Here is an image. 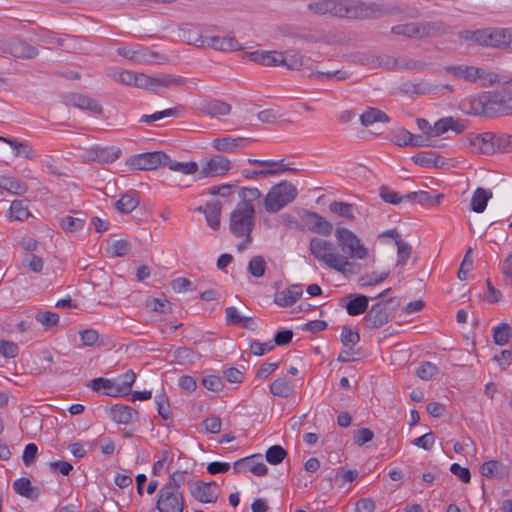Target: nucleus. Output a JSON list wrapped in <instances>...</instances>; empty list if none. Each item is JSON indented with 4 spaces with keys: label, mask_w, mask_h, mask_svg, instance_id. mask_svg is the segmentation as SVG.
Here are the masks:
<instances>
[{
    "label": "nucleus",
    "mask_w": 512,
    "mask_h": 512,
    "mask_svg": "<svg viewBox=\"0 0 512 512\" xmlns=\"http://www.w3.org/2000/svg\"><path fill=\"white\" fill-rule=\"evenodd\" d=\"M438 372V368L435 364L425 361L420 364L417 368L416 374L422 380L432 379Z\"/></svg>",
    "instance_id": "bf43d9fd"
},
{
    "label": "nucleus",
    "mask_w": 512,
    "mask_h": 512,
    "mask_svg": "<svg viewBox=\"0 0 512 512\" xmlns=\"http://www.w3.org/2000/svg\"><path fill=\"white\" fill-rule=\"evenodd\" d=\"M0 188L16 195H21L27 191V186L23 182L8 176H0Z\"/></svg>",
    "instance_id": "a19ab883"
},
{
    "label": "nucleus",
    "mask_w": 512,
    "mask_h": 512,
    "mask_svg": "<svg viewBox=\"0 0 512 512\" xmlns=\"http://www.w3.org/2000/svg\"><path fill=\"white\" fill-rule=\"evenodd\" d=\"M112 384V379L98 377L91 380L88 384V387H90L94 392H102L105 395V392H108L110 388H112Z\"/></svg>",
    "instance_id": "e2e57ef3"
},
{
    "label": "nucleus",
    "mask_w": 512,
    "mask_h": 512,
    "mask_svg": "<svg viewBox=\"0 0 512 512\" xmlns=\"http://www.w3.org/2000/svg\"><path fill=\"white\" fill-rule=\"evenodd\" d=\"M391 33L394 35H401L408 38H417L420 39L419 36V23L418 22H410L405 24L395 25L391 28Z\"/></svg>",
    "instance_id": "79ce46f5"
},
{
    "label": "nucleus",
    "mask_w": 512,
    "mask_h": 512,
    "mask_svg": "<svg viewBox=\"0 0 512 512\" xmlns=\"http://www.w3.org/2000/svg\"><path fill=\"white\" fill-rule=\"evenodd\" d=\"M9 53L16 58L31 59L37 55V49L24 41L15 40L9 44Z\"/></svg>",
    "instance_id": "7c9ffc66"
},
{
    "label": "nucleus",
    "mask_w": 512,
    "mask_h": 512,
    "mask_svg": "<svg viewBox=\"0 0 512 512\" xmlns=\"http://www.w3.org/2000/svg\"><path fill=\"white\" fill-rule=\"evenodd\" d=\"M350 74L344 70H335V71H312L309 74L310 79L320 80L322 77H326L328 79H333L336 81H343L348 79Z\"/></svg>",
    "instance_id": "3c124183"
},
{
    "label": "nucleus",
    "mask_w": 512,
    "mask_h": 512,
    "mask_svg": "<svg viewBox=\"0 0 512 512\" xmlns=\"http://www.w3.org/2000/svg\"><path fill=\"white\" fill-rule=\"evenodd\" d=\"M189 490L197 501L201 503H215L218 499L217 483L194 481L189 485Z\"/></svg>",
    "instance_id": "2eb2a0df"
},
{
    "label": "nucleus",
    "mask_w": 512,
    "mask_h": 512,
    "mask_svg": "<svg viewBox=\"0 0 512 512\" xmlns=\"http://www.w3.org/2000/svg\"><path fill=\"white\" fill-rule=\"evenodd\" d=\"M202 385L209 391L219 392L223 389L222 378L217 375H207L202 378Z\"/></svg>",
    "instance_id": "69168bd1"
},
{
    "label": "nucleus",
    "mask_w": 512,
    "mask_h": 512,
    "mask_svg": "<svg viewBox=\"0 0 512 512\" xmlns=\"http://www.w3.org/2000/svg\"><path fill=\"white\" fill-rule=\"evenodd\" d=\"M469 143L473 150L479 153L486 155L497 153L496 133L494 132L472 135L469 138Z\"/></svg>",
    "instance_id": "a211bd4d"
},
{
    "label": "nucleus",
    "mask_w": 512,
    "mask_h": 512,
    "mask_svg": "<svg viewBox=\"0 0 512 512\" xmlns=\"http://www.w3.org/2000/svg\"><path fill=\"white\" fill-rule=\"evenodd\" d=\"M330 268L341 273L345 277L356 275L360 272L361 266L356 262L349 261L346 256L338 255Z\"/></svg>",
    "instance_id": "c85d7f7f"
},
{
    "label": "nucleus",
    "mask_w": 512,
    "mask_h": 512,
    "mask_svg": "<svg viewBox=\"0 0 512 512\" xmlns=\"http://www.w3.org/2000/svg\"><path fill=\"white\" fill-rule=\"evenodd\" d=\"M245 56L249 60L264 66H281V63L283 61L281 51L276 50H257L253 52H248L245 54Z\"/></svg>",
    "instance_id": "aec40b11"
},
{
    "label": "nucleus",
    "mask_w": 512,
    "mask_h": 512,
    "mask_svg": "<svg viewBox=\"0 0 512 512\" xmlns=\"http://www.w3.org/2000/svg\"><path fill=\"white\" fill-rule=\"evenodd\" d=\"M511 337V327L507 323H500L493 328V340L496 345H506Z\"/></svg>",
    "instance_id": "de8ad7c7"
},
{
    "label": "nucleus",
    "mask_w": 512,
    "mask_h": 512,
    "mask_svg": "<svg viewBox=\"0 0 512 512\" xmlns=\"http://www.w3.org/2000/svg\"><path fill=\"white\" fill-rule=\"evenodd\" d=\"M262 194L257 188H242L239 192L240 202L237 206L255 208L253 202L261 198Z\"/></svg>",
    "instance_id": "c03bdc74"
},
{
    "label": "nucleus",
    "mask_w": 512,
    "mask_h": 512,
    "mask_svg": "<svg viewBox=\"0 0 512 512\" xmlns=\"http://www.w3.org/2000/svg\"><path fill=\"white\" fill-rule=\"evenodd\" d=\"M396 246L398 257L396 266H403L411 255L412 246L409 243L404 242L402 239H397Z\"/></svg>",
    "instance_id": "6e6d98bb"
},
{
    "label": "nucleus",
    "mask_w": 512,
    "mask_h": 512,
    "mask_svg": "<svg viewBox=\"0 0 512 512\" xmlns=\"http://www.w3.org/2000/svg\"><path fill=\"white\" fill-rule=\"evenodd\" d=\"M155 508L157 512H184L183 491H173L161 487L157 492Z\"/></svg>",
    "instance_id": "1a4fd4ad"
},
{
    "label": "nucleus",
    "mask_w": 512,
    "mask_h": 512,
    "mask_svg": "<svg viewBox=\"0 0 512 512\" xmlns=\"http://www.w3.org/2000/svg\"><path fill=\"white\" fill-rule=\"evenodd\" d=\"M479 45L512 50V29L484 28L480 29Z\"/></svg>",
    "instance_id": "0eeeda50"
},
{
    "label": "nucleus",
    "mask_w": 512,
    "mask_h": 512,
    "mask_svg": "<svg viewBox=\"0 0 512 512\" xmlns=\"http://www.w3.org/2000/svg\"><path fill=\"white\" fill-rule=\"evenodd\" d=\"M76 216L66 215V232L75 233L84 229L86 224V214L81 211L69 210Z\"/></svg>",
    "instance_id": "37998d69"
},
{
    "label": "nucleus",
    "mask_w": 512,
    "mask_h": 512,
    "mask_svg": "<svg viewBox=\"0 0 512 512\" xmlns=\"http://www.w3.org/2000/svg\"><path fill=\"white\" fill-rule=\"evenodd\" d=\"M281 54L283 56L281 66L289 70H313L314 61L309 57L303 56L298 50L287 49L281 52Z\"/></svg>",
    "instance_id": "f3484780"
},
{
    "label": "nucleus",
    "mask_w": 512,
    "mask_h": 512,
    "mask_svg": "<svg viewBox=\"0 0 512 512\" xmlns=\"http://www.w3.org/2000/svg\"><path fill=\"white\" fill-rule=\"evenodd\" d=\"M360 122L363 126L367 127L377 122L388 123L390 122V118L380 109L369 107L363 114H361Z\"/></svg>",
    "instance_id": "f704fd0d"
},
{
    "label": "nucleus",
    "mask_w": 512,
    "mask_h": 512,
    "mask_svg": "<svg viewBox=\"0 0 512 512\" xmlns=\"http://www.w3.org/2000/svg\"><path fill=\"white\" fill-rule=\"evenodd\" d=\"M464 129L465 124L462 120L454 119L453 117H444L435 122L433 126V136H440L449 130L460 134Z\"/></svg>",
    "instance_id": "bb28decb"
},
{
    "label": "nucleus",
    "mask_w": 512,
    "mask_h": 512,
    "mask_svg": "<svg viewBox=\"0 0 512 512\" xmlns=\"http://www.w3.org/2000/svg\"><path fill=\"white\" fill-rule=\"evenodd\" d=\"M415 164L421 167H440L444 164L441 157L436 156L432 151H423L412 157Z\"/></svg>",
    "instance_id": "58836bf2"
},
{
    "label": "nucleus",
    "mask_w": 512,
    "mask_h": 512,
    "mask_svg": "<svg viewBox=\"0 0 512 512\" xmlns=\"http://www.w3.org/2000/svg\"><path fill=\"white\" fill-rule=\"evenodd\" d=\"M30 216L29 209L23 200L12 201L9 208V217L15 221H24Z\"/></svg>",
    "instance_id": "a18cd8bd"
},
{
    "label": "nucleus",
    "mask_w": 512,
    "mask_h": 512,
    "mask_svg": "<svg viewBox=\"0 0 512 512\" xmlns=\"http://www.w3.org/2000/svg\"><path fill=\"white\" fill-rule=\"evenodd\" d=\"M444 69L453 76L469 82H476L478 80L483 82H493L496 77L494 73L475 66L454 65L446 66Z\"/></svg>",
    "instance_id": "9d476101"
},
{
    "label": "nucleus",
    "mask_w": 512,
    "mask_h": 512,
    "mask_svg": "<svg viewBox=\"0 0 512 512\" xmlns=\"http://www.w3.org/2000/svg\"><path fill=\"white\" fill-rule=\"evenodd\" d=\"M158 414L164 419L168 420L171 418V410L167 397L164 394L157 395L155 397Z\"/></svg>",
    "instance_id": "338daca9"
},
{
    "label": "nucleus",
    "mask_w": 512,
    "mask_h": 512,
    "mask_svg": "<svg viewBox=\"0 0 512 512\" xmlns=\"http://www.w3.org/2000/svg\"><path fill=\"white\" fill-rule=\"evenodd\" d=\"M497 153L512 152V135L496 133Z\"/></svg>",
    "instance_id": "0e129e2a"
},
{
    "label": "nucleus",
    "mask_w": 512,
    "mask_h": 512,
    "mask_svg": "<svg viewBox=\"0 0 512 512\" xmlns=\"http://www.w3.org/2000/svg\"><path fill=\"white\" fill-rule=\"evenodd\" d=\"M205 47L212 48L218 51H239L242 49L241 44L235 37H219V36H205Z\"/></svg>",
    "instance_id": "4be33fe9"
},
{
    "label": "nucleus",
    "mask_w": 512,
    "mask_h": 512,
    "mask_svg": "<svg viewBox=\"0 0 512 512\" xmlns=\"http://www.w3.org/2000/svg\"><path fill=\"white\" fill-rule=\"evenodd\" d=\"M398 305L399 303L395 297L377 302L363 318L365 327L369 330L383 327L394 318Z\"/></svg>",
    "instance_id": "20e7f679"
},
{
    "label": "nucleus",
    "mask_w": 512,
    "mask_h": 512,
    "mask_svg": "<svg viewBox=\"0 0 512 512\" xmlns=\"http://www.w3.org/2000/svg\"><path fill=\"white\" fill-rule=\"evenodd\" d=\"M186 475V471L177 470L168 477L162 487L173 491H182L181 487L185 484Z\"/></svg>",
    "instance_id": "09e8293b"
},
{
    "label": "nucleus",
    "mask_w": 512,
    "mask_h": 512,
    "mask_svg": "<svg viewBox=\"0 0 512 512\" xmlns=\"http://www.w3.org/2000/svg\"><path fill=\"white\" fill-rule=\"evenodd\" d=\"M247 140L245 138H232V137H222L216 138L212 142V146L214 149L220 152L232 153L239 146L245 143Z\"/></svg>",
    "instance_id": "2f4dec72"
},
{
    "label": "nucleus",
    "mask_w": 512,
    "mask_h": 512,
    "mask_svg": "<svg viewBox=\"0 0 512 512\" xmlns=\"http://www.w3.org/2000/svg\"><path fill=\"white\" fill-rule=\"evenodd\" d=\"M0 141L8 143L14 150L16 157H23L30 159L33 157V149L31 145L26 141H18L16 139H10L0 136Z\"/></svg>",
    "instance_id": "ea45409f"
},
{
    "label": "nucleus",
    "mask_w": 512,
    "mask_h": 512,
    "mask_svg": "<svg viewBox=\"0 0 512 512\" xmlns=\"http://www.w3.org/2000/svg\"><path fill=\"white\" fill-rule=\"evenodd\" d=\"M13 489L20 496L31 500H36L39 496L38 488L32 486L30 480L25 477L15 480L13 483Z\"/></svg>",
    "instance_id": "72a5a7b5"
},
{
    "label": "nucleus",
    "mask_w": 512,
    "mask_h": 512,
    "mask_svg": "<svg viewBox=\"0 0 512 512\" xmlns=\"http://www.w3.org/2000/svg\"><path fill=\"white\" fill-rule=\"evenodd\" d=\"M166 159V153L154 151L131 156L126 164L131 170H154L162 166Z\"/></svg>",
    "instance_id": "9b49d317"
},
{
    "label": "nucleus",
    "mask_w": 512,
    "mask_h": 512,
    "mask_svg": "<svg viewBox=\"0 0 512 512\" xmlns=\"http://www.w3.org/2000/svg\"><path fill=\"white\" fill-rule=\"evenodd\" d=\"M266 262L262 256H254L248 264V271L254 277H261L265 273Z\"/></svg>",
    "instance_id": "13d9d810"
},
{
    "label": "nucleus",
    "mask_w": 512,
    "mask_h": 512,
    "mask_svg": "<svg viewBox=\"0 0 512 512\" xmlns=\"http://www.w3.org/2000/svg\"><path fill=\"white\" fill-rule=\"evenodd\" d=\"M462 109L475 116L512 115V85L465 99Z\"/></svg>",
    "instance_id": "f03ea898"
},
{
    "label": "nucleus",
    "mask_w": 512,
    "mask_h": 512,
    "mask_svg": "<svg viewBox=\"0 0 512 512\" xmlns=\"http://www.w3.org/2000/svg\"><path fill=\"white\" fill-rule=\"evenodd\" d=\"M179 116V110L178 108H169L163 111L155 112L151 115H143L140 118V122L143 123H152L157 120H161L165 117H177Z\"/></svg>",
    "instance_id": "5fc2aeb1"
},
{
    "label": "nucleus",
    "mask_w": 512,
    "mask_h": 512,
    "mask_svg": "<svg viewBox=\"0 0 512 512\" xmlns=\"http://www.w3.org/2000/svg\"><path fill=\"white\" fill-rule=\"evenodd\" d=\"M302 286L294 284L275 294L274 302L280 307L292 306L302 296Z\"/></svg>",
    "instance_id": "393cba45"
},
{
    "label": "nucleus",
    "mask_w": 512,
    "mask_h": 512,
    "mask_svg": "<svg viewBox=\"0 0 512 512\" xmlns=\"http://www.w3.org/2000/svg\"><path fill=\"white\" fill-rule=\"evenodd\" d=\"M294 383L285 376L277 378L270 385V392L277 397L287 398L294 392Z\"/></svg>",
    "instance_id": "473e14b6"
},
{
    "label": "nucleus",
    "mask_w": 512,
    "mask_h": 512,
    "mask_svg": "<svg viewBox=\"0 0 512 512\" xmlns=\"http://www.w3.org/2000/svg\"><path fill=\"white\" fill-rule=\"evenodd\" d=\"M402 91L417 95L436 93L440 91V86L421 80L419 82L408 81L402 84Z\"/></svg>",
    "instance_id": "cd10ccee"
},
{
    "label": "nucleus",
    "mask_w": 512,
    "mask_h": 512,
    "mask_svg": "<svg viewBox=\"0 0 512 512\" xmlns=\"http://www.w3.org/2000/svg\"><path fill=\"white\" fill-rule=\"evenodd\" d=\"M296 187L287 181L274 185L264 198L265 210L269 213L278 212L280 209L294 201L297 197Z\"/></svg>",
    "instance_id": "39448f33"
},
{
    "label": "nucleus",
    "mask_w": 512,
    "mask_h": 512,
    "mask_svg": "<svg viewBox=\"0 0 512 512\" xmlns=\"http://www.w3.org/2000/svg\"><path fill=\"white\" fill-rule=\"evenodd\" d=\"M66 104L96 115L103 114V107L101 103L85 93L72 92L66 94Z\"/></svg>",
    "instance_id": "4468645a"
},
{
    "label": "nucleus",
    "mask_w": 512,
    "mask_h": 512,
    "mask_svg": "<svg viewBox=\"0 0 512 512\" xmlns=\"http://www.w3.org/2000/svg\"><path fill=\"white\" fill-rule=\"evenodd\" d=\"M120 154L121 150L118 147H105L96 151L98 161L104 163L114 162Z\"/></svg>",
    "instance_id": "864d4df0"
},
{
    "label": "nucleus",
    "mask_w": 512,
    "mask_h": 512,
    "mask_svg": "<svg viewBox=\"0 0 512 512\" xmlns=\"http://www.w3.org/2000/svg\"><path fill=\"white\" fill-rule=\"evenodd\" d=\"M390 290H391V288H387L386 290H384L383 292L378 294L376 297H373L372 299L382 298ZM349 297L351 299L349 300V302L346 304L345 307H346L347 313L350 316H357V315H361L364 312H366V310L368 308L369 300L371 299L370 297H368L366 295H362V294H351Z\"/></svg>",
    "instance_id": "6ab92c4d"
},
{
    "label": "nucleus",
    "mask_w": 512,
    "mask_h": 512,
    "mask_svg": "<svg viewBox=\"0 0 512 512\" xmlns=\"http://www.w3.org/2000/svg\"><path fill=\"white\" fill-rule=\"evenodd\" d=\"M307 8L316 16L349 19L379 18L397 12L396 7L387 6L383 3L355 0H318L310 2Z\"/></svg>",
    "instance_id": "f257e3e1"
},
{
    "label": "nucleus",
    "mask_w": 512,
    "mask_h": 512,
    "mask_svg": "<svg viewBox=\"0 0 512 512\" xmlns=\"http://www.w3.org/2000/svg\"><path fill=\"white\" fill-rule=\"evenodd\" d=\"M106 411L110 418L118 424H129L138 417V412L134 408L124 404L106 407Z\"/></svg>",
    "instance_id": "412c9836"
},
{
    "label": "nucleus",
    "mask_w": 512,
    "mask_h": 512,
    "mask_svg": "<svg viewBox=\"0 0 512 512\" xmlns=\"http://www.w3.org/2000/svg\"><path fill=\"white\" fill-rule=\"evenodd\" d=\"M419 23V36L422 38L438 37L450 32V27L441 20Z\"/></svg>",
    "instance_id": "5701e85b"
},
{
    "label": "nucleus",
    "mask_w": 512,
    "mask_h": 512,
    "mask_svg": "<svg viewBox=\"0 0 512 512\" xmlns=\"http://www.w3.org/2000/svg\"><path fill=\"white\" fill-rule=\"evenodd\" d=\"M287 456V451L280 445H273L266 451L265 458L272 465L280 464Z\"/></svg>",
    "instance_id": "603ef678"
},
{
    "label": "nucleus",
    "mask_w": 512,
    "mask_h": 512,
    "mask_svg": "<svg viewBox=\"0 0 512 512\" xmlns=\"http://www.w3.org/2000/svg\"><path fill=\"white\" fill-rule=\"evenodd\" d=\"M300 218L307 228L313 233L329 236L333 231V225L326 218L316 212L304 210L300 215Z\"/></svg>",
    "instance_id": "dca6fc26"
},
{
    "label": "nucleus",
    "mask_w": 512,
    "mask_h": 512,
    "mask_svg": "<svg viewBox=\"0 0 512 512\" xmlns=\"http://www.w3.org/2000/svg\"><path fill=\"white\" fill-rule=\"evenodd\" d=\"M198 211L204 213L207 220V224L213 230H217L220 227L222 203L219 200L210 201L202 207H198Z\"/></svg>",
    "instance_id": "a878e982"
},
{
    "label": "nucleus",
    "mask_w": 512,
    "mask_h": 512,
    "mask_svg": "<svg viewBox=\"0 0 512 512\" xmlns=\"http://www.w3.org/2000/svg\"><path fill=\"white\" fill-rule=\"evenodd\" d=\"M379 195L381 199L389 204L397 205L403 200H407V198L400 196L397 192L391 190L387 186H381Z\"/></svg>",
    "instance_id": "052dcab7"
},
{
    "label": "nucleus",
    "mask_w": 512,
    "mask_h": 512,
    "mask_svg": "<svg viewBox=\"0 0 512 512\" xmlns=\"http://www.w3.org/2000/svg\"><path fill=\"white\" fill-rule=\"evenodd\" d=\"M309 251L314 258L325 263L329 268L339 255L334 252L335 247L331 241L317 237L310 240Z\"/></svg>",
    "instance_id": "ddd939ff"
},
{
    "label": "nucleus",
    "mask_w": 512,
    "mask_h": 512,
    "mask_svg": "<svg viewBox=\"0 0 512 512\" xmlns=\"http://www.w3.org/2000/svg\"><path fill=\"white\" fill-rule=\"evenodd\" d=\"M329 209L332 213L344 217L348 220H354L353 214L354 205L346 202L333 201L329 205Z\"/></svg>",
    "instance_id": "49530a36"
},
{
    "label": "nucleus",
    "mask_w": 512,
    "mask_h": 512,
    "mask_svg": "<svg viewBox=\"0 0 512 512\" xmlns=\"http://www.w3.org/2000/svg\"><path fill=\"white\" fill-rule=\"evenodd\" d=\"M200 111L210 117H219L231 112V105L219 99L204 100L200 104Z\"/></svg>",
    "instance_id": "b1692460"
},
{
    "label": "nucleus",
    "mask_w": 512,
    "mask_h": 512,
    "mask_svg": "<svg viewBox=\"0 0 512 512\" xmlns=\"http://www.w3.org/2000/svg\"><path fill=\"white\" fill-rule=\"evenodd\" d=\"M139 205V199L136 192H128L123 194L120 199L115 202V208L121 213H131Z\"/></svg>",
    "instance_id": "4c0bfd02"
},
{
    "label": "nucleus",
    "mask_w": 512,
    "mask_h": 512,
    "mask_svg": "<svg viewBox=\"0 0 512 512\" xmlns=\"http://www.w3.org/2000/svg\"><path fill=\"white\" fill-rule=\"evenodd\" d=\"M35 319L41 323L45 328H50L55 326L59 322V315L55 312L44 311L38 312L35 316Z\"/></svg>",
    "instance_id": "680f3d73"
},
{
    "label": "nucleus",
    "mask_w": 512,
    "mask_h": 512,
    "mask_svg": "<svg viewBox=\"0 0 512 512\" xmlns=\"http://www.w3.org/2000/svg\"><path fill=\"white\" fill-rule=\"evenodd\" d=\"M492 198V192L478 187L471 199V209L476 213H482L487 206L489 199Z\"/></svg>",
    "instance_id": "c9c22d12"
},
{
    "label": "nucleus",
    "mask_w": 512,
    "mask_h": 512,
    "mask_svg": "<svg viewBox=\"0 0 512 512\" xmlns=\"http://www.w3.org/2000/svg\"><path fill=\"white\" fill-rule=\"evenodd\" d=\"M335 237L338 246L348 257L354 259H365L368 257V249L362 244L357 235L349 229L343 227L337 228Z\"/></svg>",
    "instance_id": "423d86ee"
},
{
    "label": "nucleus",
    "mask_w": 512,
    "mask_h": 512,
    "mask_svg": "<svg viewBox=\"0 0 512 512\" xmlns=\"http://www.w3.org/2000/svg\"><path fill=\"white\" fill-rule=\"evenodd\" d=\"M389 274H390L389 271H384L381 273L372 272V273L364 274L359 278L358 284L360 287L373 286V285H376V284H379V283L385 281L388 278Z\"/></svg>",
    "instance_id": "8fccbe9b"
},
{
    "label": "nucleus",
    "mask_w": 512,
    "mask_h": 512,
    "mask_svg": "<svg viewBox=\"0 0 512 512\" xmlns=\"http://www.w3.org/2000/svg\"><path fill=\"white\" fill-rule=\"evenodd\" d=\"M185 79L180 76L171 74H159L157 76H149L144 73H136L134 78V87L141 89L154 90L156 87L171 88L181 85Z\"/></svg>",
    "instance_id": "6e6552de"
},
{
    "label": "nucleus",
    "mask_w": 512,
    "mask_h": 512,
    "mask_svg": "<svg viewBox=\"0 0 512 512\" xmlns=\"http://www.w3.org/2000/svg\"><path fill=\"white\" fill-rule=\"evenodd\" d=\"M231 169V161L221 154L213 155L201 163L200 178L225 175Z\"/></svg>",
    "instance_id": "f8f14e48"
},
{
    "label": "nucleus",
    "mask_w": 512,
    "mask_h": 512,
    "mask_svg": "<svg viewBox=\"0 0 512 512\" xmlns=\"http://www.w3.org/2000/svg\"><path fill=\"white\" fill-rule=\"evenodd\" d=\"M255 227V208L235 206L229 218V230L236 238H242L237 245L239 252L247 249L252 243V231Z\"/></svg>",
    "instance_id": "7ed1b4c3"
},
{
    "label": "nucleus",
    "mask_w": 512,
    "mask_h": 512,
    "mask_svg": "<svg viewBox=\"0 0 512 512\" xmlns=\"http://www.w3.org/2000/svg\"><path fill=\"white\" fill-rule=\"evenodd\" d=\"M360 341V335L357 331L348 326H344L341 331V342L345 347L353 348Z\"/></svg>",
    "instance_id": "4d7b16f0"
},
{
    "label": "nucleus",
    "mask_w": 512,
    "mask_h": 512,
    "mask_svg": "<svg viewBox=\"0 0 512 512\" xmlns=\"http://www.w3.org/2000/svg\"><path fill=\"white\" fill-rule=\"evenodd\" d=\"M18 345L12 341L0 340V354L5 358H15L18 355Z\"/></svg>",
    "instance_id": "774afa93"
},
{
    "label": "nucleus",
    "mask_w": 512,
    "mask_h": 512,
    "mask_svg": "<svg viewBox=\"0 0 512 512\" xmlns=\"http://www.w3.org/2000/svg\"><path fill=\"white\" fill-rule=\"evenodd\" d=\"M480 473L487 478H503L507 476L508 469L500 461L489 460L481 465Z\"/></svg>",
    "instance_id": "c756f323"
},
{
    "label": "nucleus",
    "mask_w": 512,
    "mask_h": 512,
    "mask_svg": "<svg viewBox=\"0 0 512 512\" xmlns=\"http://www.w3.org/2000/svg\"><path fill=\"white\" fill-rule=\"evenodd\" d=\"M173 357L174 361L179 365H191L200 359L201 354L189 347L183 346L174 351Z\"/></svg>",
    "instance_id": "e433bc0d"
}]
</instances>
